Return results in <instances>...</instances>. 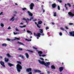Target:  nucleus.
I'll use <instances>...</instances> for the list:
<instances>
[{
    "label": "nucleus",
    "mask_w": 74,
    "mask_h": 74,
    "mask_svg": "<svg viewBox=\"0 0 74 74\" xmlns=\"http://www.w3.org/2000/svg\"><path fill=\"white\" fill-rule=\"evenodd\" d=\"M16 68L17 70V71L19 73L21 72V70L22 69V66H21L19 64H18L16 65Z\"/></svg>",
    "instance_id": "obj_1"
},
{
    "label": "nucleus",
    "mask_w": 74,
    "mask_h": 74,
    "mask_svg": "<svg viewBox=\"0 0 74 74\" xmlns=\"http://www.w3.org/2000/svg\"><path fill=\"white\" fill-rule=\"evenodd\" d=\"M34 6V5L33 3H32L29 5L30 9L31 10H33V7Z\"/></svg>",
    "instance_id": "obj_2"
},
{
    "label": "nucleus",
    "mask_w": 74,
    "mask_h": 74,
    "mask_svg": "<svg viewBox=\"0 0 74 74\" xmlns=\"http://www.w3.org/2000/svg\"><path fill=\"white\" fill-rule=\"evenodd\" d=\"M69 34H70L71 36L74 37V31H71L69 32Z\"/></svg>",
    "instance_id": "obj_3"
},
{
    "label": "nucleus",
    "mask_w": 74,
    "mask_h": 74,
    "mask_svg": "<svg viewBox=\"0 0 74 74\" xmlns=\"http://www.w3.org/2000/svg\"><path fill=\"white\" fill-rule=\"evenodd\" d=\"M38 61L40 64H43V65H45L46 63H45V62H44V61H40V60H38Z\"/></svg>",
    "instance_id": "obj_4"
},
{
    "label": "nucleus",
    "mask_w": 74,
    "mask_h": 74,
    "mask_svg": "<svg viewBox=\"0 0 74 74\" xmlns=\"http://www.w3.org/2000/svg\"><path fill=\"white\" fill-rule=\"evenodd\" d=\"M0 63L2 65L3 67H5V65H4V64H5L4 62L2 61H1L0 62Z\"/></svg>",
    "instance_id": "obj_5"
},
{
    "label": "nucleus",
    "mask_w": 74,
    "mask_h": 74,
    "mask_svg": "<svg viewBox=\"0 0 74 74\" xmlns=\"http://www.w3.org/2000/svg\"><path fill=\"white\" fill-rule=\"evenodd\" d=\"M52 7L53 8H56V4L55 3L53 4H52Z\"/></svg>",
    "instance_id": "obj_6"
},
{
    "label": "nucleus",
    "mask_w": 74,
    "mask_h": 74,
    "mask_svg": "<svg viewBox=\"0 0 74 74\" xmlns=\"http://www.w3.org/2000/svg\"><path fill=\"white\" fill-rule=\"evenodd\" d=\"M68 14L69 15H70V16H71L72 17H73V16H74V14H73L71 12H69L68 13Z\"/></svg>",
    "instance_id": "obj_7"
},
{
    "label": "nucleus",
    "mask_w": 74,
    "mask_h": 74,
    "mask_svg": "<svg viewBox=\"0 0 74 74\" xmlns=\"http://www.w3.org/2000/svg\"><path fill=\"white\" fill-rule=\"evenodd\" d=\"M27 13L29 14V16H33V14L32 13H31V12H30L29 11H27Z\"/></svg>",
    "instance_id": "obj_8"
},
{
    "label": "nucleus",
    "mask_w": 74,
    "mask_h": 74,
    "mask_svg": "<svg viewBox=\"0 0 74 74\" xmlns=\"http://www.w3.org/2000/svg\"><path fill=\"white\" fill-rule=\"evenodd\" d=\"M32 68H28L26 69V71H27V72H29V71H32Z\"/></svg>",
    "instance_id": "obj_9"
},
{
    "label": "nucleus",
    "mask_w": 74,
    "mask_h": 74,
    "mask_svg": "<svg viewBox=\"0 0 74 74\" xmlns=\"http://www.w3.org/2000/svg\"><path fill=\"white\" fill-rule=\"evenodd\" d=\"M60 71L61 72L63 70V67H61L59 68Z\"/></svg>",
    "instance_id": "obj_10"
},
{
    "label": "nucleus",
    "mask_w": 74,
    "mask_h": 74,
    "mask_svg": "<svg viewBox=\"0 0 74 74\" xmlns=\"http://www.w3.org/2000/svg\"><path fill=\"white\" fill-rule=\"evenodd\" d=\"M5 62H8L9 61V59L5 57Z\"/></svg>",
    "instance_id": "obj_11"
},
{
    "label": "nucleus",
    "mask_w": 74,
    "mask_h": 74,
    "mask_svg": "<svg viewBox=\"0 0 74 74\" xmlns=\"http://www.w3.org/2000/svg\"><path fill=\"white\" fill-rule=\"evenodd\" d=\"M35 23L37 27H38V28H40V27H41V25L39 26L37 24V22H35Z\"/></svg>",
    "instance_id": "obj_12"
},
{
    "label": "nucleus",
    "mask_w": 74,
    "mask_h": 74,
    "mask_svg": "<svg viewBox=\"0 0 74 74\" xmlns=\"http://www.w3.org/2000/svg\"><path fill=\"white\" fill-rule=\"evenodd\" d=\"M34 71L36 73H37V72H38V73H41V71H40L39 70H34Z\"/></svg>",
    "instance_id": "obj_13"
},
{
    "label": "nucleus",
    "mask_w": 74,
    "mask_h": 74,
    "mask_svg": "<svg viewBox=\"0 0 74 74\" xmlns=\"http://www.w3.org/2000/svg\"><path fill=\"white\" fill-rule=\"evenodd\" d=\"M41 34L40 33H37V37H40V36Z\"/></svg>",
    "instance_id": "obj_14"
},
{
    "label": "nucleus",
    "mask_w": 74,
    "mask_h": 74,
    "mask_svg": "<svg viewBox=\"0 0 74 74\" xmlns=\"http://www.w3.org/2000/svg\"><path fill=\"white\" fill-rule=\"evenodd\" d=\"M8 66H9L10 67H11V66H14V64L10 63H8Z\"/></svg>",
    "instance_id": "obj_15"
},
{
    "label": "nucleus",
    "mask_w": 74,
    "mask_h": 74,
    "mask_svg": "<svg viewBox=\"0 0 74 74\" xmlns=\"http://www.w3.org/2000/svg\"><path fill=\"white\" fill-rule=\"evenodd\" d=\"M39 31L40 33H43V29H39Z\"/></svg>",
    "instance_id": "obj_16"
},
{
    "label": "nucleus",
    "mask_w": 74,
    "mask_h": 74,
    "mask_svg": "<svg viewBox=\"0 0 74 74\" xmlns=\"http://www.w3.org/2000/svg\"><path fill=\"white\" fill-rule=\"evenodd\" d=\"M25 55L26 56V57L27 58H29V55L28 53H25Z\"/></svg>",
    "instance_id": "obj_17"
},
{
    "label": "nucleus",
    "mask_w": 74,
    "mask_h": 74,
    "mask_svg": "<svg viewBox=\"0 0 74 74\" xmlns=\"http://www.w3.org/2000/svg\"><path fill=\"white\" fill-rule=\"evenodd\" d=\"M42 23V22L41 21H40L38 22V25H41Z\"/></svg>",
    "instance_id": "obj_18"
},
{
    "label": "nucleus",
    "mask_w": 74,
    "mask_h": 74,
    "mask_svg": "<svg viewBox=\"0 0 74 74\" xmlns=\"http://www.w3.org/2000/svg\"><path fill=\"white\" fill-rule=\"evenodd\" d=\"M51 69H55V67L54 65H52L51 66Z\"/></svg>",
    "instance_id": "obj_19"
},
{
    "label": "nucleus",
    "mask_w": 74,
    "mask_h": 74,
    "mask_svg": "<svg viewBox=\"0 0 74 74\" xmlns=\"http://www.w3.org/2000/svg\"><path fill=\"white\" fill-rule=\"evenodd\" d=\"M42 52L41 51H39L38 52V54L41 55V54H42Z\"/></svg>",
    "instance_id": "obj_20"
},
{
    "label": "nucleus",
    "mask_w": 74,
    "mask_h": 74,
    "mask_svg": "<svg viewBox=\"0 0 74 74\" xmlns=\"http://www.w3.org/2000/svg\"><path fill=\"white\" fill-rule=\"evenodd\" d=\"M17 43L19 44H21V45H25L24 44H23V43L21 42H20L19 41H18L17 42Z\"/></svg>",
    "instance_id": "obj_21"
},
{
    "label": "nucleus",
    "mask_w": 74,
    "mask_h": 74,
    "mask_svg": "<svg viewBox=\"0 0 74 74\" xmlns=\"http://www.w3.org/2000/svg\"><path fill=\"white\" fill-rule=\"evenodd\" d=\"M39 56H42V57H45V56H46V55H41V54H39Z\"/></svg>",
    "instance_id": "obj_22"
},
{
    "label": "nucleus",
    "mask_w": 74,
    "mask_h": 74,
    "mask_svg": "<svg viewBox=\"0 0 74 74\" xmlns=\"http://www.w3.org/2000/svg\"><path fill=\"white\" fill-rule=\"evenodd\" d=\"M53 14L54 16H56L57 15V14H56V12H54Z\"/></svg>",
    "instance_id": "obj_23"
},
{
    "label": "nucleus",
    "mask_w": 74,
    "mask_h": 74,
    "mask_svg": "<svg viewBox=\"0 0 74 74\" xmlns=\"http://www.w3.org/2000/svg\"><path fill=\"white\" fill-rule=\"evenodd\" d=\"M26 27V25H24L23 26H19V27H21V28H23V27Z\"/></svg>",
    "instance_id": "obj_24"
},
{
    "label": "nucleus",
    "mask_w": 74,
    "mask_h": 74,
    "mask_svg": "<svg viewBox=\"0 0 74 74\" xmlns=\"http://www.w3.org/2000/svg\"><path fill=\"white\" fill-rule=\"evenodd\" d=\"M25 51H29L30 52H32V53H33V52H34V51H33L30 50H25Z\"/></svg>",
    "instance_id": "obj_25"
},
{
    "label": "nucleus",
    "mask_w": 74,
    "mask_h": 74,
    "mask_svg": "<svg viewBox=\"0 0 74 74\" xmlns=\"http://www.w3.org/2000/svg\"><path fill=\"white\" fill-rule=\"evenodd\" d=\"M15 39L14 40H20V39L19 38H18L17 37H15Z\"/></svg>",
    "instance_id": "obj_26"
},
{
    "label": "nucleus",
    "mask_w": 74,
    "mask_h": 74,
    "mask_svg": "<svg viewBox=\"0 0 74 74\" xmlns=\"http://www.w3.org/2000/svg\"><path fill=\"white\" fill-rule=\"evenodd\" d=\"M2 46H5V47H6V46H7V44L5 43H3L2 44Z\"/></svg>",
    "instance_id": "obj_27"
},
{
    "label": "nucleus",
    "mask_w": 74,
    "mask_h": 74,
    "mask_svg": "<svg viewBox=\"0 0 74 74\" xmlns=\"http://www.w3.org/2000/svg\"><path fill=\"white\" fill-rule=\"evenodd\" d=\"M27 33H31V34H32V32L29 31V30H27Z\"/></svg>",
    "instance_id": "obj_28"
},
{
    "label": "nucleus",
    "mask_w": 74,
    "mask_h": 74,
    "mask_svg": "<svg viewBox=\"0 0 74 74\" xmlns=\"http://www.w3.org/2000/svg\"><path fill=\"white\" fill-rule=\"evenodd\" d=\"M45 66H46V67H48V68H49V66H48V65H47V63H46V64H45Z\"/></svg>",
    "instance_id": "obj_29"
},
{
    "label": "nucleus",
    "mask_w": 74,
    "mask_h": 74,
    "mask_svg": "<svg viewBox=\"0 0 74 74\" xmlns=\"http://www.w3.org/2000/svg\"><path fill=\"white\" fill-rule=\"evenodd\" d=\"M7 56H8V57H9V58L11 57V55H10V54H9V53H8L7 55Z\"/></svg>",
    "instance_id": "obj_30"
},
{
    "label": "nucleus",
    "mask_w": 74,
    "mask_h": 74,
    "mask_svg": "<svg viewBox=\"0 0 74 74\" xmlns=\"http://www.w3.org/2000/svg\"><path fill=\"white\" fill-rule=\"evenodd\" d=\"M46 64H47V65H50V62H46Z\"/></svg>",
    "instance_id": "obj_31"
},
{
    "label": "nucleus",
    "mask_w": 74,
    "mask_h": 74,
    "mask_svg": "<svg viewBox=\"0 0 74 74\" xmlns=\"http://www.w3.org/2000/svg\"><path fill=\"white\" fill-rule=\"evenodd\" d=\"M17 63H19V64H22V62H20L19 61H17Z\"/></svg>",
    "instance_id": "obj_32"
},
{
    "label": "nucleus",
    "mask_w": 74,
    "mask_h": 74,
    "mask_svg": "<svg viewBox=\"0 0 74 74\" xmlns=\"http://www.w3.org/2000/svg\"><path fill=\"white\" fill-rule=\"evenodd\" d=\"M1 26L2 27H4V24H3V23H1Z\"/></svg>",
    "instance_id": "obj_33"
},
{
    "label": "nucleus",
    "mask_w": 74,
    "mask_h": 74,
    "mask_svg": "<svg viewBox=\"0 0 74 74\" xmlns=\"http://www.w3.org/2000/svg\"><path fill=\"white\" fill-rule=\"evenodd\" d=\"M67 5H69V7H70L71 6V4H70L69 3H67Z\"/></svg>",
    "instance_id": "obj_34"
},
{
    "label": "nucleus",
    "mask_w": 74,
    "mask_h": 74,
    "mask_svg": "<svg viewBox=\"0 0 74 74\" xmlns=\"http://www.w3.org/2000/svg\"><path fill=\"white\" fill-rule=\"evenodd\" d=\"M58 10H60V6H59V5H58Z\"/></svg>",
    "instance_id": "obj_35"
},
{
    "label": "nucleus",
    "mask_w": 74,
    "mask_h": 74,
    "mask_svg": "<svg viewBox=\"0 0 74 74\" xmlns=\"http://www.w3.org/2000/svg\"><path fill=\"white\" fill-rule=\"evenodd\" d=\"M34 36H35L36 37H37V34H36V33H35V32H34Z\"/></svg>",
    "instance_id": "obj_36"
},
{
    "label": "nucleus",
    "mask_w": 74,
    "mask_h": 74,
    "mask_svg": "<svg viewBox=\"0 0 74 74\" xmlns=\"http://www.w3.org/2000/svg\"><path fill=\"white\" fill-rule=\"evenodd\" d=\"M33 19V17H31V18L29 19V21H32V19Z\"/></svg>",
    "instance_id": "obj_37"
},
{
    "label": "nucleus",
    "mask_w": 74,
    "mask_h": 74,
    "mask_svg": "<svg viewBox=\"0 0 74 74\" xmlns=\"http://www.w3.org/2000/svg\"><path fill=\"white\" fill-rule=\"evenodd\" d=\"M23 10V11H25V10H27V9L26 8H23L22 9Z\"/></svg>",
    "instance_id": "obj_38"
},
{
    "label": "nucleus",
    "mask_w": 74,
    "mask_h": 74,
    "mask_svg": "<svg viewBox=\"0 0 74 74\" xmlns=\"http://www.w3.org/2000/svg\"><path fill=\"white\" fill-rule=\"evenodd\" d=\"M13 33L14 35H16V34H18V33L17 32L15 33L14 32Z\"/></svg>",
    "instance_id": "obj_39"
},
{
    "label": "nucleus",
    "mask_w": 74,
    "mask_h": 74,
    "mask_svg": "<svg viewBox=\"0 0 74 74\" xmlns=\"http://www.w3.org/2000/svg\"><path fill=\"white\" fill-rule=\"evenodd\" d=\"M60 29L62 30H64V29L63 28V27H61Z\"/></svg>",
    "instance_id": "obj_40"
},
{
    "label": "nucleus",
    "mask_w": 74,
    "mask_h": 74,
    "mask_svg": "<svg viewBox=\"0 0 74 74\" xmlns=\"http://www.w3.org/2000/svg\"><path fill=\"white\" fill-rule=\"evenodd\" d=\"M33 48L34 49H36V50H37V48L35 47H33Z\"/></svg>",
    "instance_id": "obj_41"
},
{
    "label": "nucleus",
    "mask_w": 74,
    "mask_h": 74,
    "mask_svg": "<svg viewBox=\"0 0 74 74\" xmlns=\"http://www.w3.org/2000/svg\"><path fill=\"white\" fill-rule=\"evenodd\" d=\"M18 50H20V51H22V50H23V49L22 48H18Z\"/></svg>",
    "instance_id": "obj_42"
},
{
    "label": "nucleus",
    "mask_w": 74,
    "mask_h": 74,
    "mask_svg": "<svg viewBox=\"0 0 74 74\" xmlns=\"http://www.w3.org/2000/svg\"><path fill=\"white\" fill-rule=\"evenodd\" d=\"M3 15V12H1V13H0V15Z\"/></svg>",
    "instance_id": "obj_43"
},
{
    "label": "nucleus",
    "mask_w": 74,
    "mask_h": 74,
    "mask_svg": "<svg viewBox=\"0 0 74 74\" xmlns=\"http://www.w3.org/2000/svg\"><path fill=\"white\" fill-rule=\"evenodd\" d=\"M69 25H73V23H69Z\"/></svg>",
    "instance_id": "obj_44"
},
{
    "label": "nucleus",
    "mask_w": 74,
    "mask_h": 74,
    "mask_svg": "<svg viewBox=\"0 0 74 74\" xmlns=\"http://www.w3.org/2000/svg\"><path fill=\"white\" fill-rule=\"evenodd\" d=\"M36 21H37V19H35L33 20V21L34 22H36Z\"/></svg>",
    "instance_id": "obj_45"
},
{
    "label": "nucleus",
    "mask_w": 74,
    "mask_h": 74,
    "mask_svg": "<svg viewBox=\"0 0 74 74\" xmlns=\"http://www.w3.org/2000/svg\"><path fill=\"white\" fill-rule=\"evenodd\" d=\"M59 35H60V36H62V32H60Z\"/></svg>",
    "instance_id": "obj_46"
},
{
    "label": "nucleus",
    "mask_w": 74,
    "mask_h": 74,
    "mask_svg": "<svg viewBox=\"0 0 74 74\" xmlns=\"http://www.w3.org/2000/svg\"><path fill=\"white\" fill-rule=\"evenodd\" d=\"M8 30H10V29H11V27H9L8 28Z\"/></svg>",
    "instance_id": "obj_47"
},
{
    "label": "nucleus",
    "mask_w": 74,
    "mask_h": 74,
    "mask_svg": "<svg viewBox=\"0 0 74 74\" xmlns=\"http://www.w3.org/2000/svg\"><path fill=\"white\" fill-rule=\"evenodd\" d=\"M14 16L12 17L11 18L10 21H12V19H14Z\"/></svg>",
    "instance_id": "obj_48"
},
{
    "label": "nucleus",
    "mask_w": 74,
    "mask_h": 74,
    "mask_svg": "<svg viewBox=\"0 0 74 74\" xmlns=\"http://www.w3.org/2000/svg\"><path fill=\"white\" fill-rule=\"evenodd\" d=\"M7 40H8V41H11V39H10V38H7Z\"/></svg>",
    "instance_id": "obj_49"
},
{
    "label": "nucleus",
    "mask_w": 74,
    "mask_h": 74,
    "mask_svg": "<svg viewBox=\"0 0 74 74\" xmlns=\"http://www.w3.org/2000/svg\"><path fill=\"white\" fill-rule=\"evenodd\" d=\"M14 14H17V12H16V11H14Z\"/></svg>",
    "instance_id": "obj_50"
},
{
    "label": "nucleus",
    "mask_w": 74,
    "mask_h": 74,
    "mask_svg": "<svg viewBox=\"0 0 74 74\" xmlns=\"http://www.w3.org/2000/svg\"><path fill=\"white\" fill-rule=\"evenodd\" d=\"M65 7L66 10H68V8H67V7L66 6H65Z\"/></svg>",
    "instance_id": "obj_51"
},
{
    "label": "nucleus",
    "mask_w": 74,
    "mask_h": 74,
    "mask_svg": "<svg viewBox=\"0 0 74 74\" xmlns=\"http://www.w3.org/2000/svg\"><path fill=\"white\" fill-rule=\"evenodd\" d=\"M47 73L48 74H50V73H49V71H47Z\"/></svg>",
    "instance_id": "obj_52"
},
{
    "label": "nucleus",
    "mask_w": 74,
    "mask_h": 74,
    "mask_svg": "<svg viewBox=\"0 0 74 74\" xmlns=\"http://www.w3.org/2000/svg\"><path fill=\"white\" fill-rule=\"evenodd\" d=\"M46 30H47V29H49V28L47 27H46Z\"/></svg>",
    "instance_id": "obj_53"
},
{
    "label": "nucleus",
    "mask_w": 74,
    "mask_h": 74,
    "mask_svg": "<svg viewBox=\"0 0 74 74\" xmlns=\"http://www.w3.org/2000/svg\"><path fill=\"white\" fill-rule=\"evenodd\" d=\"M40 59H41V60H44V59L42 58H40Z\"/></svg>",
    "instance_id": "obj_54"
},
{
    "label": "nucleus",
    "mask_w": 74,
    "mask_h": 74,
    "mask_svg": "<svg viewBox=\"0 0 74 74\" xmlns=\"http://www.w3.org/2000/svg\"><path fill=\"white\" fill-rule=\"evenodd\" d=\"M32 41V39L28 40V41Z\"/></svg>",
    "instance_id": "obj_55"
},
{
    "label": "nucleus",
    "mask_w": 74,
    "mask_h": 74,
    "mask_svg": "<svg viewBox=\"0 0 74 74\" xmlns=\"http://www.w3.org/2000/svg\"><path fill=\"white\" fill-rule=\"evenodd\" d=\"M26 20L27 21H30V20L28 18H27Z\"/></svg>",
    "instance_id": "obj_56"
},
{
    "label": "nucleus",
    "mask_w": 74,
    "mask_h": 74,
    "mask_svg": "<svg viewBox=\"0 0 74 74\" xmlns=\"http://www.w3.org/2000/svg\"><path fill=\"white\" fill-rule=\"evenodd\" d=\"M65 27H66V29H69V28H68L66 26Z\"/></svg>",
    "instance_id": "obj_57"
},
{
    "label": "nucleus",
    "mask_w": 74,
    "mask_h": 74,
    "mask_svg": "<svg viewBox=\"0 0 74 74\" xmlns=\"http://www.w3.org/2000/svg\"><path fill=\"white\" fill-rule=\"evenodd\" d=\"M25 21L26 23H27V24H28V22H27V20H26Z\"/></svg>",
    "instance_id": "obj_58"
},
{
    "label": "nucleus",
    "mask_w": 74,
    "mask_h": 74,
    "mask_svg": "<svg viewBox=\"0 0 74 74\" xmlns=\"http://www.w3.org/2000/svg\"><path fill=\"white\" fill-rule=\"evenodd\" d=\"M21 58L22 59H24V57H23V56H21Z\"/></svg>",
    "instance_id": "obj_59"
},
{
    "label": "nucleus",
    "mask_w": 74,
    "mask_h": 74,
    "mask_svg": "<svg viewBox=\"0 0 74 74\" xmlns=\"http://www.w3.org/2000/svg\"><path fill=\"white\" fill-rule=\"evenodd\" d=\"M20 24L21 25H23V23H20Z\"/></svg>",
    "instance_id": "obj_60"
},
{
    "label": "nucleus",
    "mask_w": 74,
    "mask_h": 74,
    "mask_svg": "<svg viewBox=\"0 0 74 74\" xmlns=\"http://www.w3.org/2000/svg\"><path fill=\"white\" fill-rule=\"evenodd\" d=\"M16 31H19V30H18V29H16Z\"/></svg>",
    "instance_id": "obj_61"
},
{
    "label": "nucleus",
    "mask_w": 74,
    "mask_h": 74,
    "mask_svg": "<svg viewBox=\"0 0 74 74\" xmlns=\"http://www.w3.org/2000/svg\"><path fill=\"white\" fill-rule=\"evenodd\" d=\"M3 59V57H1V56H0V59Z\"/></svg>",
    "instance_id": "obj_62"
},
{
    "label": "nucleus",
    "mask_w": 74,
    "mask_h": 74,
    "mask_svg": "<svg viewBox=\"0 0 74 74\" xmlns=\"http://www.w3.org/2000/svg\"><path fill=\"white\" fill-rule=\"evenodd\" d=\"M51 23H52V25H54V23L51 22Z\"/></svg>",
    "instance_id": "obj_63"
},
{
    "label": "nucleus",
    "mask_w": 74,
    "mask_h": 74,
    "mask_svg": "<svg viewBox=\"0 0 74 74\" xmlns=\"http://www.w3.org/2000/svg\"><path fill=\"white\" fill-rule=\"evenodd\" d=\"M16 16V14H14V16Z\"/></svg>",
    "instance_id": "obj_64"
}]
</instances>
